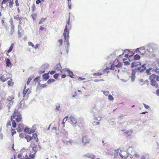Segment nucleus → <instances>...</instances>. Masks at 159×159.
Segmentation results:
<instances>
[{
  "mask_svg": "<svg viewBox=\"0 0 159 159\" xmlns=\"http://www.w3.org/2000/svg\"><path fill=\"white\" fill-rule=\"evenodd\" d=\"M15 119L17 122H19L22 120V116L17 109H15L14 112L11 117V121L12 126L14 128L16 127V123L15 120L13 119Z\"/></svg>",
  "mask_w": 159,
  "mask_h": 159,
  "instance_id": "f257e3e1",
  "label": "nucleus"
},
{
  "mask_svg": "<svg viewBox=\"0 0 159 159\" xmlns=\"http://www.w3.org/2000/svg\"><path fill=\"white\" fill-rule=\"evenodd\" d=\"M149 79L150 81V84L152 86L156 88L158 87V84L157 82L159 81V76L153 74L149 76Z\"/></svg>",
  "mask_w": 159,
  "mask_h": 159,
  "instance_id": "f03ea898",
  "label": "nucleus"
},
{
  "mask_svg": "<svg viewBox=\"0 0 159 159\" xmlns=\"http://www.w3.org/2000/svg\"><path fill=\"white\" fill-rule=\"evenodd\" d=\"M70 18H69L67 22V24L66 25L65 28L64 30L63 36L65 39V41H66L67 42V45H69V43L68 42L69 39V31L68 28L69 27L70 25Z\"/></svg>",
  "mask_w": 159,
  "mask_h": 159,
  "instance_id": "7ed1b4c3",
  "label": "nucleus"
},
{
  "mask_svg": "<svg viewBox=\"0 0 159 159\" xmlns=\"http://www.w3.org/2000/svg\"><path fill=\"white\" fill-rule=\"evenodd\" d=\"M26 85H25L23 92V97L24 98L27 99L29 97V95L31 92V90L29 88H27L26 89Z\"/></svg>",
  "mask_w": 159,
  "mask_h": 159,
  "instance_id": "20e7f679",
  "label": "nucleus"
},
{
  "mask_svg": "<svg viewBox=\"0 0 159 159\" xmlns=\"http://www.w3.org/2000/svg\"><path fill=\"white\" fill-rule=\"evenodd\" d=\"M118 153L121 159H126L128 157V154L126 151L120 150Z\"/></svg>",
  "mask_w": 159,
  "mask_h": 159,
  "instance_id": "39448f33",
  "label": "nucleus"
},
{
  "mask_svg": "<svg viewBox=\"0 0 159 159\" xmlns=\"http://www.w3.org/2000/svg\"><path fill=\"white\" fill-rule=\"evenodd\" d=\"M146 64H143L141 66L135 68V71L138 72H143L146 69Z\"/></svg>",
  "mask_w": 159,
  "mask_h": 159,
  "instance_id": "423d86ee",
  "label": "nucleus"
},
{
  "mask_svg": "<svg viewBox=\"0 0 159 159\" xmlns=\"http://www.w3.org/2000/svg\"><path fill=\"white\" fill-rule=\"evenodd\" d=\"M10 78L9 74L7 73H5L0 78V80L4 82Z\"/></svg>",
  "mask_w": 159,
  "mask_h": 159,
  "instance_id": "0eeeda50",
  "label": "nucleus"
},
{
  "mask_svg": "<svg viewBox=\"0 0 159 159\" xmlns=\"http://www.w3.org/2000/svg\"><path fill=\"white\" fill-rule=\"evenodd\" d=\"M64 72L65 73H66V72L68 73L69 74V75L71 78H74V75L73 74V72L71 71L70 70L67 69H64L63 70H61V73L62 74L63 72Z\"/></svg>",
  "mask_w": 159,
  "mask_h": 159,
  "instance_id": "6e6552de",
  "label": "nucleus"
},
{
  "mask_svg": "<svg viewBox=\"0 0 159 159\" xmlns=\"http://www.w3.org/2000/svg\"><path fill=\"white\" fill-rule=\"evenodd\" d=\"M122 63L120 62L117 59H116L113 62L112 65L113 66L120 67L122 66Z\"/></svg>",
  "mask_w": 159,
  "mask_h": 159,
  "instance_id": "1a4fd4ad",
  "label": "nucleus"
},
{
  "mask_svg": "<svg viewBox=\"0 0 159 159\" xmlns=\"http://www.w3.org/2000/svg\"><path fill=\"white\" fill-rule=\"evenodd\" d=\"M90 141V139L86 136H84L82 139V142L84 145L89 143Z\"/></svg>",
  "mask_w": 159,
  "mask_h": 159,
  "instance_id": "9d476101",
  "label": "nucleus"
},
{
  "mask_svg": "<svg viewBox=\"0 0 159 159\" xmlns=\"http://www.w3.org/2000/svg\"><path fill=\"white\" fill-rule=\"evenodd\" d=\"M101 117L100 116H98L97 117H95L93 119L94 121L93 122V125H99L100 124V122L99 121H99L101 120Z\"/></svg>",
  "mask_w": 159,
  "mask_h": 159,
  "instance_id": "9b49d317",
  "label": "nucleus"
},
{
  "mask_svg": "<svg viewBox=\"0 0 159 159\" xmlns=\"http://www.w3.org/2000/svg\"><path fill=\"white\" fill-rule=\"evenodd\" d=\"M63 141L64 143L67 145H71L72 143V141L67 138H64Z\"/></svg>",
  "mask_w": 159,
  "mask_h": 159,
  "instance_id": "f8f14e48",
  "label": "nucleus"
},
{
  "mask_svg": "<svg viewBox=\"0 0 159 159\" xmlns=\"http://www.w3.org/2000/svg\"><path fill=\"white\" fill-rule=\"evenodd\" d=\"M24 129V125L22 123H20L19 124L16 130L18 132H20Z\"/></svg>",
  "mask_w": 159,
  "mask_h": 159,
  "instance_id": "ddd939ff",
  "label": "nucleus"
},
{
  "mask_svg": "<svg viewBox=\"0 0 159 159\" xmlns=\"http://www.w3.org/2000/svg\"><path fill=\"white\" fill-rule=\"evenodd\" d=\"M24 131L29 134H31L34 133V130L28 127H26L24 129Z\"/></svg>",
  "mask_w": 159,
  "mask_h": 159,
  "instance_id": "4468645a",
  "label": "nucleus"
},
{
  "mask_svg": "<svg viewBox=\"0 0 159 159\" xmlns=\"http://www.w3.org/2000/svg\"><path fill=\"white\" fill-rule=\"evenodd\" d=\"M145 52L144 48L143 47L138 48L136 49V52L140 53V54H143Z\"/></svg>",
  "mask_w": 159,
  "mask_h": 159,
  "instance_id": "2eb2a0df",
  "label": "nucleus"
},
{
  "mask_svg": "<svg viewBox=\"0 0 159 159\" xmlns=\"http://www.w3.org/2000/svg\"><path fill=\"white\" fill-rule=\"evenodd\" d=\"M14 19L18 20L19 24L21 25L22 24L21 20L22 18L21 16H20L19 15H17L14 16Z\"/></svg>",
  "mask_w": 159,
  "mask_h": 159,
  "instance_id": "dca6fc26",
  "label": "nucleus"
},
{
  "mask_svg": "<svg viewBox=\"0 0 159 159\" xmlns=\"http://www.w3.org/2000/svg\"><path fill=\"white\" fill-rule=\"evenodd\" d=\"M15 31V26L13 24V21H12V22L11 23V29L10 31V34L11 35H12L13 33Z\"/></svg>",
  "mask_w": 159,
  "mask_h": 159,
  "instance_id": "f3484780",
  "label": "nucleus"
},
{
  "mask_svg": "<svg viewBox=\"0 0 159 159\" xmlns=\"http://www.w3.org/2000/svg\"><path fill=\"white\" fill-rule=\"evenodd\" d=\"M70 120L71 124L73 125H75L77 123V120L74 117L72 116H70Z\"/></svg>",
  "mask_w": 159,
  "mask_h": 159,
  "instance_id": "a211bd4d",
  "label": "nucleus"
},
{
  "mask_svg": "<svg viewBox=\"0 0 159 159\" xmlns=\"http://www.w3.org/2000/svg\"><path fill=\"white\" fill-rule=\"evenodd\" d=\"M140 65H141L140 62H133L131 64V67L132 68H133L134 67H136Z\"/></svg>",
  "mask_w": 159,
  "mask_h": 159,
  "instance_id": "6ab92c4d",
  "label": "nucleus"
},
{
  "mask_svg": "<svg viewBox=\"0 0 159 159\" xmlns=\"http://www.w3.org/2000/svg\"><path fill=\"white\" fill-rule=\"evenodd\" d=\"M115 151V152H116V153L115 154L113 159H120V158L119 157V155L118 153L119 152V150H116Z\"/></svg>",
  "mask_w": 159,
  "mask_h": 159,
  "instance_id": "aec40b11",
  "label": "nucleus"
},
{
  "mask_svg": "<svg viewBox=\"0 0 159 159\" xmlns=\"http://www.w3.org/2000/svg\"><path fill=\"white\" fill-rule=\"evenodd\" d=\"M5 60L6 62L7 66L8 67H11V64L10 59L8 58H7Z\"/></svg>",
  "mask_w": 159,
  "mask_h": 159,
  "instance_id": "412c9836",
  "label": "nucleus"
},
{
  "mask_svg": "<svg viewBox=\"0 0 159 159\" xmlns=\"http://www.w3.org/2000/svg\"><path fill=\"white\" fill-rule=\"evenodd\" d=\"M43 78L45 80H47L49 77V73L44 74L43 76Z\"/></svg>",
  "mask_w": 159,
  "mask_h": 159,
  "instance_id": "4be33fe9",
  "label": "nucleus"
},
{
  "mask_svg": "<svg viewBox=\"0 0 159 159\" xmlns=\"http://www.w3.org/2000/svg\"><path fill=\"white\" fill-rule=\"evenodd\" d=\"M34 140L36 142H38L39 141L37 137V134L35 133L33 134L32 137Z\"/></svg>",
  "mask_w": 159,
  "mask_h": 159,
  "instance_id": "5701e85b",
  "label": "nucleus"
},
{
  "mask_svg": "<svg viewBox=\"0 0 159 159\" xmlns=\"http://www.w3.org/2000/svg\"><path fill=\"white\" fill-rule=\"evenodd\" d=\"M153 70L154 69H153L152 68H149L146 70V73L147 75H150L152 74L151 72L152 71H153Z\"/></svg>",
  "mask_w": 159,
  "mask_h": 159,
  "instance_id": "b1692460",
  "label": "nucleus"
},
{
  "mask_svg": "<svg viewBox=\"0 0 159 159\" xmlns=\"http://www.w3.org/2000/svg\"><path fill=\"white\" fill-rule=\"evenodd\" d=\"M61 65L60 63L57 64L55 66V69L57 70H61Z\"/></svg>",
  "mask_w": 159,
  "mask_h": 159,
  "instance_id": "393cba45",
  "label": "nucleus"
},
{
  "mask_svg": "<svg viewBox=\"0 0 159 159\" xmlns=\"http://www.w3.org/2000/svg\"><path fill=\"white\" fill-rule=\"evenodd\" d=\"M7 84L9 86H12L14 84L12 79H11L7 81Z\"/></svg>",
  "mask_w": 159,
  "mask_h": 159,
  "instance_id": "a878e982",
  "label": "nucleus"
},
{
  "mask_svg": "<svg viewBox=\"0 0 159 159\" xmlns=\"http://www.w3.org/2000/svg\"><path fill=\"white\" fill-rule=\"evenodd\" d=\"M25 138L26 139L27 142H30L33 139L32 137L29 135H26L25 137Z\"/></svg>",
  "mask_w": 159,
  "mask_h": 159,
  "instance_id": "bb28decb",
  "label": "nucleus"
},
{
  "mask_svg": "<svg viewBox=\"0 0 159 159\" xmlns=\"http://www.w3.org/2000/svg\"><path fill=\"white\" fill-rule=\"evenodd\" d=\"M140 82L143 83L142 84V85L146 84L147 85H148L149 83V81L147 80H146L144 81H143V80H140Z\"/></svg>",
  "mask_w": 159,
  "mask_h": 159,
  "instance_id": "cd10ccee",
  "label": "nucleus"
},
{
  "mask_svg": "<svg viewBox=\"0 0 159 159\" xmlns=\"http://www.w3.org/2000/svg\"><path fill=\"white\" fill-rule=\"evenodd\" d=\"M86 156L92 159H94L95 158V156L93 154H88L86 155Z\"/></svg>",
  "mask_w": 159,
  "mask_h": 159,
  "instance_id": "c85d7f7f",
  "label": "nucleus"
},
{
  "mask_svg": "<svg viewBox=\"0 0 159 159\" xmlns=\"http://www.w3.org/2000/svg\"><path fill=\"white\" fill-rule=\"evenodd\" d=\"M13 46H14V43H12L11 44L10 47L9 48V49L7 50V53H9V52H11L12 51V50L13 49Z\"/></svg>",
  "mask_w": 159,
  "mask_h": 159,
  "instance_id": "c756f323",
  "label": "nucleus"
},
{
  "mask_svg": "<svg viewBox=\"0 0 159 159\" xmlns=\"http://www.w3.org/2000/svg\"><path fill=\"white\" fill-rule=\"evenodd\" d=\"M68 118V117L67 116H66L64 118L63 120V121L62 122V124H63V126L64 127L65 126V123L66 121L67 120V119Z\"/></svg>",
  "mask_w": 159,
  "mask_h": 159,
  "instance_id": "7c9ffc66",
  "label": "nucleus"
},
{
  "mask_svg": "<svg viewBox=\"0 0 159 159\" xmlns=\"http://www.w3.org/2000/svg\"><path fill=\"white\" fill-rule=\"evenodd\" d=\"M126 59H123L124 64L125 65H129V61H126Z\"/></svg>",
  "mask_w": 159,
  "mask_h": 159,
  "instance_id": "2f4dec72",
  "label": "nucleus"
},
{
  "mask_svg": "<svg viewBox=\"0 0 159 159\" xmlns=\"http://www.w3.org/2000/svg\"><path fill=\"white\" fill-rule=\"evenodd\" d=\"M46 18H42L40 21H39V24H42L43 23V22L45 21V20H46Z\"/></svg>",
  "mask_w": 159,
  "mask_h": 159,
  "instance_id": "473e14b6",
  "label": "nucleus"
},
{
  "mask_svg": "<svg viewBox=\"0 0 159 159\" xmlns=\"http://www.w3.org/2000/svg\"><path fill=\"white\" fill-rule=\"evenodd\" d=\"M134 60H137L140 58V57L139 55L136 54L134 56Z\"/></svg>",
  "mask_w": 159,
  "mask_h": 159,
  "instance_id": "72a5a7b5",
  "label": "nucleus"
},
{
  "mask_svg": "<svg viewBox=\"0 0 159 159\" xmlns=\"http://www.w3.org/2000/svg\"><path fill=\"white\" fill-rule=\"evenodd\" d=\"M9 7L11 8L13 6V0H9Z\"/></svg>",
  "mask_w": 159,
  "mask_h": 159,
  "instance_id": "f704fd0d",
  "label": "nucleus"
},
{
  "mask_svg": "<svg viewBox=\"0 0 159 159\" xmlns=\"http://www.w3.org/2000/svg\"><path fill=\"white\" fill-rule=\"evenodd\" d=\"M102 75V73L100 72H97L93 74V75L94 76H100Z\"/></svg>",
  "mask_w": 159,
  "mask_h": 159,
  "instance_id": "c9c22d12",
  "label": "nucleus"
},
{
  "mask_svg": "<svg viewBox=\"0 0 159 159\" xmlns=\"http://www.w3.org/2000/svg\"><path fill=\"white\" fill-rule=\"evenodd\" d=\"M39 30L41 31H46V29L43 25H41L39 27Z\"/></svg>",
  "mask_w": 159,
  "mask_h": 159,
  "instance_id": "e433bc0d",
  "label": "nucleus"
},
{
  "mask_svg": "<svg viewBox=\"0 0 159 159\" xmlns=\"http://www.w3.org/2000/svg\"><path fill=\"white\" fill-rule=\"evenodd\" d=\"M34 78V77H29L28 79V81L27 82V85H28L30 83V81L32 80V79H33Z\"/></svg>",
  "mask_w": 159,
  "mask_h": 159,
  "instance_id": "4c0bfd02",
  "label": "nucleus"
},
{
  "mask_svg": "<svg viewBox=\"0 0 159 159\" xmlns=\"http://www.w3.org/2000/svg\"><path fill=\"white\" fill-rule=\"evenodd\" d=\"M11 132V135L12 136H13L14 134L16 133V132L15 130V129H12Z\"/></svg>",
  "mask_w": 159,
  "mask_h": 159,
  "instance_id": "58836bf2",
  "label": "nucleus"
},
{
  "mask_svg": "<svg viewBox=\"0 0 159 159\" xmlns=\"http://www.w3.org/2000/svg\"><path fill=\"white\" fill-rule=\"evenodd\" d=\"M149 156L148 155H145L142 157L141 159H149Z\"/></svg>",
  "mask_w": 159,
  "mask_h": 159,
  "instance_id": "ea45409f",
  "label": "nucleus"
},
{
  "mask_svg": "<svg viewBox=\"0 0 159 159\" xmlns=\"http://www.w3.org/2000/svg\"><path fill=\"white\" fill-rule=\"evenodd\" d=\"M55 81V80L53 79H49L48 80L47 83L48 84H50L54 82Z\"/></svg>",
  "mask_w": 159,
  "mask_h": 159,
  "instance_id": "a19ab883",
  "label": "nucleus"
},
{
  "mask_svg": "<svg viewBox=\"0 0 159 159\" xmlns=\"http://www.w3.org/2000/svg\"><path fill=\"white\" fill-rule=\"evenodd\" d=\"M9 0H3L2 2V8H3V7L2 6L3 4H6L7 2L9 1Z\"/></svg>",
  "mask_w": 159,
  "mask_h": 159,
  "instance_id": "79ce46f5",
  "label": "nucleus"
},
{
  "mask_svg": "<svg viewBox=\"0 0 159 159\" xmlns=\"http://www.w3.org/2000/svg\"><path fill=\"white\" fill-rule=\"evenodd\" d=\"M37 16V14L34 13L31 15L32 18L34 20L36 19V17Z\"/></svg>",
  "mask_w": 159,
  "mask_h": 159,
  "instance_id": "37998d69",
  "label": "nucleus"
},
{
  "mask_svg": "<svg viewBox=\"0 0 159 159\" xmlns=\"http://www.w3.org/2000/svg\"><path fill=\"white\" fill-rule=\"evenodd\" d=\"M108 99L110 101H112L114 99L113 97L111 95H109L108 96Z\"/></svg>",
  "mask_w": 159,
  "mask_h": 159,
  "instance_id": "c03bdc74",
  "label": "nucleus"
},
{
  "mask_svg": "<svg viewBox=\"0 0 159 159\" xmlns=\"http://www.w3.org/2000/svg\"><path fill=\"white\" fill-rule=\"evenodd\" d=\"M39 79H40V77H37L36 78H35L34 79V81L35 82H39Z\"/></svg>",
  "mask_w": 159,
  "mask_h": 159,
  "instance_id": "a18cd8bd",
  "label": "nucleus"
},
{
  "mask_svg": "<svg viewBox=\"0 0 159 159\" xmlns=\"http://www.w3.org/2000/svg\"><path fill=\"white\" fill-rule=\"evenodd\" d=\"M102 91L103 92L104 94L106 96L108 95L109 93V92L108 91Z\"/></svg>",
  "mask_w": 159,
  "mask_h": 159,
  "instance_id": "49530a36",
  "label": "nucleus"
},
{
  "mask_svg": "<svg viewBox=\"0 0 159 159\" xmlns=\"http://www.w3.org/2000/svg\"><path fill=\"white\" fill-rule=\"evenodd\" d=\"M58 42L60 43V46H61L62 45L63 43V40L62 39H59L58 40Z\"/></svg>",
  "mask_w": 159,
  "mask_h": 159,
  "instance_id": "de8ad7c7",
  "label": "nucleus"
},
{
  "mask_svg": "<svg viewBox=\"0 0 159 159\" xmlns=\"http://www.w3.org/2000/svg\"><path fill=\"white\" fill-rule=\"evenodd\" d=\"M7 126L8 127L9 126L11 125V122L10 120H8L7 123Z\"/></svg>",
  "mask_w": 159,
  "mask_h": 159,
  "instance_id": "09e8293b",
  "label": "nucleus"
},
{
  "mask_svg": "<svg viewBox=\"0 0 159 159\" xmlns=\"http://www.w3.org/2000/svg\"><path fill=\"white\" fill-rule=\"evenodd\" d=\"M28 44L29 46H31L33 48L34 47V45L32 42H28Z\"/></svg>",
  "mask_w": 159,
  "mask_h": 159,
  "instance_id": "8fccbe9b",
  "label": "nucleus"
},
{
  "mask_svg": "<svg viewBox=\"0 0 159 159\" xmlns=\"http://www.w3.org/2000/svg\"><path fill=\"white\" fill-rule=\"evenodd\" d=\"M132 77H131V80L133 81H134V80L135 79V75L133 74V73H132Z\"/></svg>",
  "mask_w": 159,
  "mask_h": 159,
  "instance_id": "3c124183",
  "label": "nucleus"
},
{
  "mask_svg": "<svg viewBox=\"0 0 159 159\" xmlns=\"http://www.w3.org/2000/svg\"><path fill=\"white\" fill-rule=\"evenodd\" d=\"M59 76V74H56L53 75L54 78L55 79H57L58 76Z\"/></svg>",
  "mask_w": 159,
  "mask_h": 159,
  "instance_id": "603ef678",
  "label": "nucleus"
},
{
  "mask_svg": "<svg viewBox=\"0 0 159 159\" xmlns=\"http://www.w3.org/2000/svg\"><path fill=\"white\" fill-rule=\"evenodd\" d=\"M154 71L156 73H159V67H156V68L154 70Z\"/></svg>",
  "mask_w": 159,
  "mask_h": 159,
  "instance_id": "864d4df0",
  "label": "nucleus"
},
{
  "mask_svg": "<svg viewBox=\"0 0 159 159\" xmlns=\"http://www.w3.org/2000/svg\"><path fill=\"white\" fill-rule=\"evenodd\" d=\"M32 9L33 11H34L36 9V7L34 5H33L32 7Z\"/></svg>",
  "mask_w": 159,
  "mask_h": 159,
  "instance_id": "5fc2aeb1",
  "label": "nucleus"
},
{
  "mask_svg": "<svg viewBox=\"0 0 159 159\" xmlns=\"http://www.w3.org/2000/svg\"><path fill=\"white\" fill-rule=\"evenodd\" d=\"M18 30H22V29L21 26V25H20V24L18 26Z\"/></svg>",
  "mask_w": 159,
  "mask_h": 159,
  "instance_id": "6e6d98bb",
  "label": "nucleus"
},
{
  "mask_svg": "<svg viewBox=\"0 0 159 159\" xmlns=\"http://www.w3.org/2000/svg\"><path fill=\"white\" fill-rule=\"evenodd\" d=\"M55 72L56 71L55 70H52L51 71H49L48 73H49L51 75H53L55 73Z\"/></svg>",
  "mask_w": 159,
  "mask_h": 159,
  "instance_id": "4d7b16f0",
  "label": "nucleus"
},
{
  "mask_svg": "<svg viewBox=\"0 0 159 159\" xmlns=\"http://www.w3.org/2000/svg\"><path fill=\"white\" fill-rule=\"evenodd\" d=\"M18 37H21V33L20 31V30H18Z\"/></svg>",
  "mask_w": 159,
  "mask_h": 159,
  "instance_id": "13d9d810",
  "label": "nucleus"
},
{
  "mask_svg": "<svg viewBox=\"0 0 159 159\" xmlns=\"http://www.w3.org/2000/svg\"><path fill=\"white\" fill-rule=\"evenodd\" d=\"M19 136L21 138H23L24 137V134L23 133L19 134Z\"/></svg>",
  "mask_w": 159,
  "mask_h": 159,
  "instance_id": "bf43d9fd",
  "label": "nucleus"
},
{
  "mask_svg": "<svg viewBox=\"0 0 159 159\" xmlns=\"http://www.w3.org/2000/svg\"><path fill=\"white\" fill-rule=\"evenodd\" d=\"M45 72V71L44 70H40L39 72V74L41 75V74H42L44 73Z\"/></svg>",
  "mask_w": 159,
  "mask_h": 159,
  "instance_id": "052dcab7",
  "label": "nucleus"
},
{
  "mask_svg": "<svg viewBox=\"0 0 159 159\" xmlns=\"http://www.w3.org/2000/svg\"><path fill=\"white\" fill-rule=\"evenodd\" d=\"M143 105L146 109H148L149 108V107L148 105H146L145 104H143Z\"/></svg>",
  "mask_w": 159,
  "mask_h": 159,
  "instance_id": "680f3d73",
  "label": "nucleus"
},
{
  "mask_svg": "<svg viewBox=\"0 0 159 159\" xmlns=\"http://www.w3.org/2000/svg\"><path fill=\"white\" fill-rule=\"evenodd\" d=\"M15 3H16V5L17 6H19V3H18V0H16L15 1Z\"/></svg>",
  "mask_w": 159,
  "mask_h": 159,
  "instance_id": "e2e57ef3",
  "label": "nucleus"
},
{
  "mask_svg": "<svg viewBox=\"0 0 159 159\" xmlns=\"http://www.w3.org/2000/svg\"><path fill=\"white\" fill-rule=\"evenodd\" d=\"M156 93L157 96H159V89L157 90Z\"/></svg>",
  "mask_w": 159,
  "mask_h": 159,
  "instance_id": "0e129e2a",
  "label": "nucleus"
},
{
  "mask_svg": "<svg viewBox=\"0 0 159 159\" xmlns=\"http://www.w3.org/2000/svg\"><path fill=\"white\" fill-rule=\"evenodd\" d=\"M41 2V1L40 0H37L36 1V3L37 4H39Z\"/></svg>",
  "mask_w": 159,
  "mask_h": 159,
  "instance_id": "69168bd1",
  "label": "nucleus"
},
{
  "mask_svg": "<svg viewBox=\"0 0 159 159\" xmlns=\"http://www.w3.org/2000/svg\"><path fill=\"white\" fill-rule=\"evenodd\" d=\"M85 78H81V77H79L78 78V80H85Z\"/></svg>",
  "mask_w": 159,
  "mask_h": 159,
  "instance_id": "338daca9",
  "label": "nucleus"
},
{
  "mask_svg": "<svg viewBox=\"0 0 159 159\" xmlns=\"http://www.w3.org/2000/svg\"><path fill=\"white\" fill-rule=\"evenodd\" d=\"M1 22L2 25L4 26L5 25L4 23H5V21L4 20H2L1 21Z\"/></svg>",
  "mask_w": 159,
  "mask_h": 159,
  "instance_id": "774afa93",
  "label": "nucleus"
}]
</instances>
